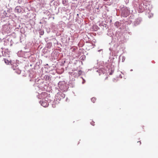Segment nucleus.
Masks as SVG:
<instances>
[{
  "instance_id": "obj_1",
  "label": "nucleus",
  "mask_w": 158,
  "mask_h": 158,
  "mask_svg": "<svg viewBox=\"0 0 158 158\" xmlns=\"http://www.w3.org/2000/svg\"><path fill=\"white\" fill-rule=\"evenodd\" d=\"M121 15L123 17H126L130 13L128 9L126 7H124L121 8Z\"/></svg>"
},
{
  "instance_id": "obj_2",
  "label": "nucleus",
  "mask_w": 158,
  "mask_h": 158,
  "mask_svg": "<svg viewBox=\"0 0 158 158\" xmlns=\"http://www.w3.org/2000/svg\"><path fill=\"white\" fill-rule=\"evenodd\" d=\"M41 105L44 107H46L48 106V103L45 100H43L41 103Z\"/></svg>"
},
{
  "instance_id": "obj_3",
  "label": "nucleus",
  "mask_w": 158,
  "mask_h": 158,
  "mask_svg": "<svg viewBox=\"0 0 158 158\" xmlns=\"http://www.w3.org/2000/svg\"><path fill=\"white\" fill-rule=\"evenodd\" d=\"M15 11L17 13H20L21 12L22 8L20 7L17 6L15 8Z\"/></svg>"
},
{
  "instance_id": "obj_4",
  "label": "nucleus",
  "mask_w": 158,
  "mask_h": 158,
  "mask_svg": "<svg viewBox=\"0 0 158 158\" xmlns=\"http://www.w3.org/2000/svg\"><path fill=\"white\" fill-rule=\"evenodd\" d=\"M96 98L94 97L92 98H91V101L93 103H94L95 101L96 100Z\"/></svg>"
},
{
  "instance_id": "obj_5",
  "label": "nucleus",
  "mask_w": 158,
  "mask_h": 158,
  "mask_svg": "<svg viewBox=\"0 0 158 158\" xmlns=\"http://www.w3.org/2000/svg\"><path fill=\"white\" fill-rule=\"evenodd\" d=\"M5 62L7 64H9V61L6 59H4Z\"/></svg>"
},
{
  "instance_id": "obj_6",
  "label": "nucleus",
  "mask_w": 158,
  "mask_h": 158,
  "mask_svg": "<svg viewBox=\"0 0 158 158\" xmlns=\"http://www.w3.org/2000/svg\"><path fill=\"white\" fill-rule=\"evenodd\" d=\"M45 78L46 79H48L49 78V76L48 75H46L45 76Z\"/></svg>"
},
{
  "instance_id": "obj_7",
  "label": "nucleus",
  "mask_w": 158,
  "mask_h": 158,
  "mask_svg": "<svg viewBox=\"0 0 158 158\" xmlns=\"http://www.w3.org/2000/svg\"><path fill=\"white\" fill-rule=\"evenodd\" d=\"M113 71L111 70V72L109 73V74L110 75H112L113 73Z\"/></svg>"
},
{
  "instance_id": "obj_8",
  "label": "nucleus",
  "mask_w": 158,
  "mask_h": 158,
  "mask_svg": "<svg viewBox=\"0 0 158 158\" xmlns=\"http://www.w3.org/2000/svg\"><path fill=\"white\" fill-rule=\"evenodd\" d=\"M44 34V32L43 31H41L40 33V34L41 35H42Z\"/></svg>"
},
{
  "instance_id": "obj_9",
  "label": "nucleus",
  "mask_w": 158,
  "mask_h": 158,
  "mask_svg": "<svg viewBox=\"0 0 158 158\" xmlns=\"http://www.w3.org/2000/svg\"><path fill=\"white\" fill-rule=\"evenodd\" d=\"M118 23H119V22H116V23H115V24L116 26H117V24L118 25V24H118Z\"/></svg>"
},
{
  "instance_id": "obj_10",
  "label": "nucleus",
  "mask_w": 158,
  "mask_h": 158,
  "mask_svg": "<svg viewBox=\"0 0 158 158\" xmlns=\"http://www.w3.org/2000/svg\"><path fill=\"white\" fill-rule=\"evenodd\" d=\"M91 123L93 126L94 125L93 124V123H94V122L93 121H92V122H91Z\"/></svg>"
},
{
  "instance_id": "obj_11",
  "label": "nucleus",
  "mask_w": 158,
  "mask_h": 158,
  "mask_svg": "<svg viewBox=\"0 0 158 158\" xmlns=\"http://www.w3.org/2000/svg\"><path fill=\"white\" fill-rule=\"evenodd\" d=\"M138 142L140 143L139 145H140L141 144V142L140 141H139L138 142Z\"/></svg>"
},
{
  "instance_id": "obj_12",
  "label": "nucleus",
  "mask_w": 158,
  "mask_h": 158,
  "mask_svg": "<svg viewBox=\"0 0 158 158\" xmlns=\"http://www.w3.org/2000/svg\"><path fill=\"white\" fill-rule=\"evenodd\" d=\"M107 78H108V77H106V79H107Z\"/></svg>"
},
{
  "instance_id": "obj_13",
  "label": "nucleus",
  "mask_w": 158,
  "mask_h": 158,
  "mask_svg": "<svg viewBox=\"0 0 158 158\" xmlns=\"http://www.w3.org/2000/svg\"><path fill=\"white\" fill-rule=\"evenodd\" d=\"M97 28H96V30H97Z\"/></svg>"
}]
</instances>
